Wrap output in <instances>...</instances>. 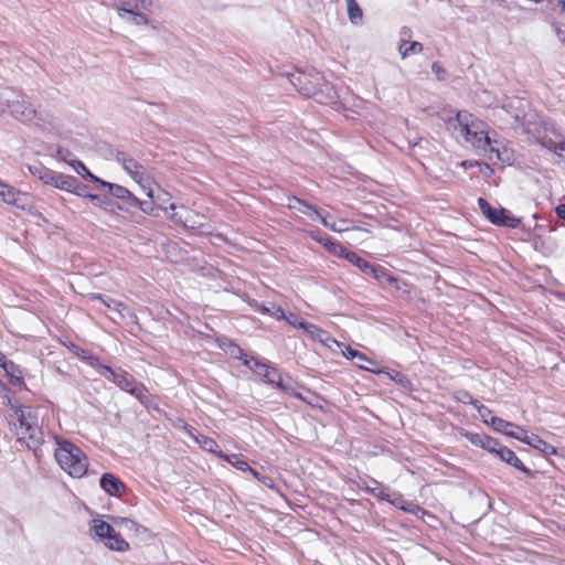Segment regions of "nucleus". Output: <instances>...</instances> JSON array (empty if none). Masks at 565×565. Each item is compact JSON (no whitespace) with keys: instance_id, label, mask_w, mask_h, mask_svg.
Here are the masks:
<instances>
[{"instance_id":"obj_1","label":"nucleus","mask_w":565,"mask_h":565,"mask_svg":"<svg viewBox=\"0 0 565 565\" xmlns=\"http://www.w3.org/2000/svg\"><path fill=\"white\" fill-rule=\"evenodd\" d=\"M454 134L458 140L470 145L475 150L483 152L489 160L497 159L501 162L510 160V152L507 147L493 139L488 131L487 125L475 118L467 111H458L455 122L451 124Z\"/></svg>"},{"instance_id":"obj_2","label":"nucleus","mask_w":565,"mask_h":565,"mask_svg":"<svg viewBox=\"0 0 565 565\" xmlns=\"http://www.w3.org/2000/svg\"><path fill=\"white\" fill-rule=\"evenodd\" d=\"M8 420L18 441L36 452L43 441L42 428L39 425L38 412L32 406L17 405L11 407Z\"/></svg>"},{"instance_id":"obj_3","label":"nucleus","mask_w":565,"mask_h":565,"mask_svg":"<svg viewBox=\"0 0 565 565\" xmlns=\"http://www.w3.org/2000/svg\"><path fill=\"white\" fill-rule=\"evenodd\" d=\"M288 79L301 95L311 97L319 104H333L338 99L334 87L318 72L291 73L288 74Z\"/></svg>"},{"instance_id":"obj_4","label":"nucleus","mask_w":565,"mask_h":565,"mask_svg":"<svg viewBox=\"0 0 565 565\" xmlns=\"http://www.w3.org/2000/svg\"><path fill=\"white\" fill-rule=\"evenodd\" d=\"M527 107V103H523L518 98H512L503 105L507 113L522 126L524 132L532 136L537 143H541L546 135L553 131V126L545 121L535 110H525Z\"/></svg>"},{"instance_id":"obj_5","label":"nucleus","mask_w":565,"mask_h":565,"mask_svg":"<svg viewBox=\"0 0 565 565\" xmlns=\"http://www.w3.org/2000/svg\"><path fill=\"white\" fill-rule=\"evenodd\" d=\"M0 107L8 109L14 119L22 122H28L36 118L39 124L43 122L44 125L47 122L51 126H55L57 121V119L53 116L46 120L42 113H39L32 106L26 95L14 92L12 89H6L0 94Z\"/></svg>"},{"instance_id":"obj_6","label":"nucleus","mask_w":565,"mask_h":565,"mask_svg":"<svg viewBox=\"0 0 565 565\" xmlns=\"http://www.w3.org/2000/svg\"><path fill=\"white\" fill-rule=\"evenodd\" d=\"M98 372L107 380L114 382L120 390L135 396L146 408L158 409L148 388L127 371L121 369L114 370L108 365H100Z\"/></svg>"},{"instance_id":"obj_7","label":"nucleus","mask_w":565,"mask_h":565,"mask_svg":"<svg viewBox=\"0 0 565 565\" xmlns=\"http://www.w3.org/2000/svg\"><path fill=\"white\" fill-rule=\"evenodd\" d=\"M55 459L60 467L73 478L83 477L88 468V460L81 448L67 440H57Z\"/></svg>"},{"instance_id":"obj_8","label":"nucleus","mask_w":565,"mask_h":565,"mask_svg":"<svg viewBox=\"0 0 565 565\" xmlns=\"http://www.w3.org/2000/svg\"><path fill=\"white\" fill-rule=\"evenodd\" d=\"M288 203L287 207L289 209H298L301 213L307 214L311 217V220H320L321 224L324 227L330 228L333 232H344L348 231L349 227L338 226L337 222L329 221V214L322 213L317 206L308 203L305 200H301L297 196L289 195L287 196Z\"/></svg>"},{"instance_id":"obj_9","label":"nucleus","mask_w":565,"mask_h":565,"mask_svg":"<svg viewBox=\"0 0 565 565\" xmlns=\"http://www.w3.org/2000/svg\"><path fill=\"white\" fill-rule=\"evenodd\" d=\"M478 205L481 213L494 225L516 228L521 220L503 207H493L486 199L479 198Z\"/></svg>"},{"instance_id":"obj_10","label":"nucleus","mask_w":565,"mask_h":565,"mask_svg":"<svg viewBox=\"0 0 565 565\" xmlns=\"http://www.w3.org/2000/svg\"><path fill=\"white\" fill-rule=\"evenodd\" d=\"M244 365L248 366L256 374L263 376L267 383L276 385L279 390H291V379L289 377L288 381L285 382L276 367L267 365L255 358L246 359L244 361Z\"/></svg>"},{"instance_id":"obj_11","label":"nucleus","mask_w":565,"mask_h":565,"mask_svg":"<svg viewBox=\"0 0 565 565\" xmlns=\"http://www.w3.org/2000/svg\"><path fill=\"white\" fill-rule=\"evenodd\" d=\"M115 160L138 183L146 189L148 174L146 168L125 151H116Z\"/></svg>"},{"instance_id":"obj_12","label":"nucleus","mask_w":565,"mask_h":565,"mask_svg":"<svg viewBox=\"0 0 565 565\" xmlns=\"http://www.w3.org/2000/svg\"><path fill=\"white\" fill-rule=\"evenodd\" d=\"M29 171L36 178H39L43 183L53 185L57 189L62 190V183H66L67 177L63 173L55 172L42 163H36L29 166Z\"/></svg>"},{"instance_id":"obj_13","label":"nucleus","mask_w":565,"mask_h":565,"mask_svg":"<svg viewBox=\"0 0 565 565\" xmlns=\"http://www.w3.org/2000/svg\"><path fill=\"white\" fill-rule=\"evenodd\" d=\"M521 434L522 436H515V439L540 450L545 456L556 455V448L543 440L540 436L529 434L526 430H521Z\"/></svg>"},{"instance_id":"obj_14","label":"nucleus","mask_w":565,"mask_h":565,"mask_svg":"<svg viewBox=\"0 0 565 565\" xmlns=\"http://www.w3.org/2000/svg\"><path fill=\"white\" fill-rule=\"evenodd\" d=\"M99 484L105 492L113 497H121L126 491L125 483L110 472L102 475Z\"/></svg>"},{"instance_id":"obj_15","label":"nucleus","mask_w":565,"mask_h":565,"mask_svg":"<svg viewBox=\"0 0 565 565\" xmlns=\"http://www.w3.org/2000/svg\"><path fill=\"white\" fill-rule=\"evenodd\" d=\"M332 253L345 258L352 265L356 266L362 273L369 268V262L360 257L356 253L347 249L340 243H331Z\"/></svg>"},{"instance_id":"obj_16","label":"nucleus","mask_w":565,"mask_h":565,"mask_svg":"<svg viewBox=\"0 0 565 565\" xmlns=\"http://www.w3.org/2000/svg\"><path fill=\"white\" fill-rule=\"evenodd\" d=\"M498 457L514 467L515 469L524 472L526 476L532 477L533 472L524 466V463L518 458L515 452L508 447H500L498 451Z\"/></svg>"},{"instance_id":"obj_17","label":"nucleus","mask_w":565,"mask_h":565,"mask_svg":"<svg viewBox=\"0 0 565 565\" xmlns=\"http://www.w3.org/2000/svg\"><path fill=\"white\" fill-rule=\"evenodd\" d=\"M114 527L102 519H93L89 522V532L94 539L104 542L114 533Z\"/></svg>"},{"instance_id":"obj_18","label":"nucleus","mask_w":565,"mask_h":565,"mask_svg":"<svg viewBox=\"0 0 565 565\" xmlns=\"http://www.w3.org/2000/svg\"><path fill=\"white\" fill-rule=\"evenodd\" d=\"M491 426L494 430L503 433L512 438H515V436H522L521 430H524L523 428L497 416L491 417Z\"/></svg>"},{"instance_id":"obj_19","label":"nucleus","mask_w":565,"mask_h":565,"mask_svg":"<svg viewBox=\"0 0 565 565\" xmlns=\"http://www.w3.org/2000/svg\"><path fill=\"white\" fill-rule=\"evenodd\" d=\"M62 190L85 198H89V195H92L87 192V185L81 183L75 177L71 175L67 177L66 183H62Z\"/></svg>"},{"instance_id":"obj_20","label":"nucleus","mask_w":565,"mask_h":565,"mask_svg":"<svg viewBox=\"0 0 565 565\" xmlns=\"http://www.w3.org/2000/svg\"><path fill=\"white\" fill-rule=\"evenodd\" d=\"M23 196L24 194L9 185H6L3 193L0 194V198L3 200V202L12 204L22 210L24 209V204L21 202Z\"/></svg>"},{"instance_id":"obj_21","label":"nucleus","mask_w":565,"mask_h":565,"mask_svg":"<svg viewBox=\"0 0 565 565\" xmlns=\"http://www.w3.org/2000/svg\"><path fill=\"white\" fill-rule=\"evenodd\" d=\"M109 550L117 551V552H126L129 550V543L124 540L120 534H118L116 531H114L113 534L109 535L104 542H103Z\"/></svg>"},{"instance_id":"obj_22","label":"nucleus","mask_w":565,"mask_h":565,"mask_svg":"<svg viewBox=\"0 0 565 565\" xmlns=\"http://www.w3.org/2000/svg\"><path fill=\"white\" fill-rule=\"evenodd\" d=\"M89 199L93 202H95V204L97 206H100L104 210L115 211V210H118V209H124V206H121L119 203H116L115 201L110 200L106 195L94 194V195H89Z\"/></svg>"},{"instance_id":"obj_23","label":"nucleus","mask_w":565,"mask_h":565,"mask_svg":"<svg viewBox=\"0 0 565 565\" xmlns=\"http://www.w3.org/2000/svg\"><path fill=\"white\" fill-rule=\"evenodd\" d=\"M540 145L557 156H562V153L565 152V139L561 141H554L548 135H546Z\"/></svg>"},{"instance_id":"obj_24","label":"nucleus","mask_w":565,"mask_h":565,"mask_svg":"<svg viewBox=\"0 0 565 565\" xmlns=\"http://www.w3.org/2000/svg\"><path fill=\"white\" fill-rule=\"evenodd\" d=\"M118 14L119 17H124V14H129L131 23L136 25L148 24L149 22L148 18L145 14L135 12L132 9H128L125 7L118 9Z\"/></svg>"},{"instance_id":"obj_25","label":"nucleus","mask_w":565,"mask_h":565,"mask_svg":"<svg viewBox=\"0 0 565 565\" xmlns=\"http://www.w3.org/2000/svg\"><path fill=\"white\" fill-rule=\"evenodd\" d=\"M224 350L234 359H239L242 360L243 362L246 360V359H250L252 356H247L243 349L235 344L234 342H232L231 340H226V344L224 343Z\"/></svg>"},{"instance_id":"obj_26","label":"nucleus","mask_w":565,"mask_h":565,"mask_svg":"<svg viewBox=\"0 0 565 565\" xmlns=\"http://www.w3.org/2000/svg\"><path fill=\"white\" fill-rule=\"evenodd\" d=\"M170 218L177 223L182 224L186 228L196 230V228H203L204 224L199 223L194 220L193 216H188L184 220H182L177 213L171 214Z\"/></svg>"},{"instance_id":"obj_27","label":"nucleus","mask_w":565,"mask_h":565,"mask_svg":"<svg viewBox=\"0 0 565 565\" xmlns=\"http://www.w3.org/2000/svg\"><path fill=\"white\" fill-rule=\"evenodd\" d=\"M398 51H399L402 57L405 58L411 54H416V53L422 52L423 44L417 41H413L409 43L408 46H406V41H403V43L398 47Z\"/></svg>"},{"instance_id":"obj_28","label":"nucleus","mask_w":565,"mask_h":565,"mask_svg":"<svg viewBox=\"0 0 565 565\" xmlns=\"http://www.w3.org/2000/svg\"><path fill=\"white\" fill-rule=\"evenodd\" d=\"M348 4V15L352 23H358L362 19V10L355 0H345Z\"/></svg>"},{"instance_id":"obj_29","label":"nucleus","mask_w":565,"mask_h":565,"mask_svg":"<svg viewBox=\"0 0 565 565\" xmlns=\"http://www.w3.org/2000/svg\"><path fill=\"white\" fill-rule=\"evenodd\" d=\"M111 521L114 522L115 525L124 527L129 531L138 532L140 529V525L137 522L128 518L111 516Z\"/></svg>"},{"instance_id":"obj_30","label":"nucleus","mask_w":565,"mask_h":565,"mask_svg":"<svg viewBox=\"0 0 565 565\" xmlns=\"http://www.w3.org/2000/svg\"><path fill=\"white\" fill-rule=\"evenodd\" d=\"M258 311H260L262 313L270 315L275 317L277 320L285 318V311L282 310V308L276 306L275 303H269L268 306L259 305Z\"/></svg>"},{"instance_id":"obj_31","label":"nucleus","mask_w":565,"mask_h":565,"mask_svg":"<svg viewBox=\"0 0 565 565\" xmlns=\"http://www.w3.org/2000/svg\"><path fill=\"white\" fill-rule=\"evenodd\" d=\"M221 457L242 471H247V469H250L249 465L242 458L241 455H221Z\"/></svg>"},{"instance_id":"obj_32","label":"nucleus","mask_w":565,"mask_h":565,"mask_svg":"<svg viewBox=\"0 0 565 565\" xmlns=\"http://www.w3.org/2000/svg\"><path fill=\"white\" fill-rule=\"evenodd\" d=\"M146 194L147 196H149L150 199H152L153 201H157V209L159 210H163V211H168V210H171V211H174L177 209V205L174 203H171L169 205V207H162L161 206V203L166 202L167 201V196L169 195L168 193H162V194H158V195H153V191L152 189L148 188L147 191H146Z\"/></svg>"},{"instance_id":"obj_33","label":"nucleus","mask_w":565,"mask_h":565,"mask_svg":"<svg viewBox=\"0 0 565 565\" xmlns=\"http://www.w3.org/2000/svg\"><path fill=\"white\" fill-rule=\"evenodd\" d=\"M90 298L100 300L108 309L113 311H119L120 306H122L121 301H117L103 294H92Z\"/></svg>"},{"instance_id":"obj_34","label":"nucleus","mask_w":565,"mask_h":565,"mask_svg":"<svg viewBox=\"0 0 565 565\" xmlns=\"http://www.w3.org/2000/svg\"><path fill=\"white\" fill-rule=\"evenodd\" d=\"M108 189V192L111 196L122 200L128 195L129 190L122 185L110 183L106 181V186Z\"/></svg>"},{"instance_id":"obj_35","label":"nucleus","mask_w":565,"mask_h":565,"mask_svg":"<svg viewBox=\"0 0 565 565\" xmlns=\"http://www.w3.org/2000/svg\"><path fill=\"white\" fill-rule=\"evenodd\" d=\"M120 319H128L131 323H138V317L132 309L127 307L125 303L120 306L119 311H115Z\"/></svg>"},{"instance_id":"obj_36","label":"nucleus","mask_w":565,"mask_h":565,"mask_svg":"<svg viewBox=\"0 0 565 565\" xmlns=\"http://www.w3.org/2000/svg\"><path fill=\"white\" fill-rule=\"evenodd\" d=\"M373 278L380 282H388L391 285L397 284V279L391 276L382 266H377L376 274Z\"/></svg>"},{"instance_id":"obj_37","label":"nucleus","mask_w":565,"mask_h":565,"mask_svg":"<svg viewBox=\"0 0 565 565\" xmlns=\"http://www.w3.org/2000/svg\"><path fill=\"white\" fill-rule=\"evenodd\" d=\"M305 331L310 335L311 339L317 340L319 342L321 338L326 337V330L312 323L307 322Z\"/></svg>"},{"instance_id":"obj_38","label":"nucleus","mask_w":565,"mask_h":565,"mask_svg":"<svg viewBox=\"0 0 565 565\" xmlns=\"http://www.w3.org/2000/svg\"><path fill=\"white\" fill-rule=\"evenodd\" d=\"M0 366L6 371L8 375L14 376L15 374H21L20 367L12 362L11 360H8L6 356L0 362Z\"/></svg>"},{"instance_id":"obj_39","label":"nucleus","mask_w":565,"mask_h":565,"mask_svg":"<svg viewBox=\"0 0 565 565\" xmlns=\"http://www.w3.org/2000/svg\"><path fill=\"white\" fill-rule=\"evenodd\" d=\"M157 201H153L151 199V201H142V200H139V203H138V207L146 214H149V215H152V216H158V213H157Z\"/></svg>"},{"instance_id":"obj_40","label":"nucleus","mask_w":565,"mask_h":565,"mask_svg":"<svg viewBox=\"0 0 565 565\" xmlns=\"http://www.w3.org/2000/svg\"><path fill=\"white\" fill-rule=\"evenodd\" d=\"M465 437L475 446L484 447L486 439L488 438L487 435H481L477 433H466Z\"/></svg>"},{"instance_id":"obj_41","label":"nucleus","mask_w":565,"mask_h":565,"mask_svg":"<svg viewBox=\"0 0 565 565\" xmlns=\"http://www.w3.org/2000/svg\"><path fill=\"white\" fill-rule=\"evenodd\" d=\"M122 201V204H120L121 206H124L122 210L129 212L131 209L134 207H138V203H139V199L132 193V192H128V195H126L125 199L121 200Z\"/></svg>"},{"instance_id":"obj_42","label":"nucleus","mask_w":565,"mask_h":565,"mask_svg":"<svg viewBox=\"0 0 565 565\" xmlns=\"http://www.w3.org/2000/svg\"><path fill=\"white\" fill-rule=\"evenodd\" d=\"M456 399L463 404L473 405L475 407L479 403V401L475 399L472 395L467 391H458L456 393Z\"/></svg>"},{"instance_id":"obj_43","label":"nucleus","mask_w":565,"mask_h":565,"mask_svg":"<svg viewBox=\"0 0 565 565\" xmlns=\"http://www.w3.org/2000/svg\"><path fill=\"white\" fill-rule=\"evenodd\" d=\"M289 324L294 326V327H297V328H300L302 330H305L306 328V324L307 322L303 321L301 318H299L297 315L295 313H289L288 316L285 313V318H284Z\"/></svg>"},{"instance_id":"obj_44","label":"nucleus","mask_w":565,"mask_h":565,"mask_svg":"<svg viewBox=\"0 0 565 565\" xmlns=\"http://www.w3.org/2000/svg\"><path fill=\"white\" fill-rule=\"evenodd\" d=\"M479 415L482 417L486 424L491 425L492 411L482 405L480 402L476 405Z\"/></svg>"},{"instance_id":"obj_45","label":"nucleus","mask_w":565,"mask_h":565,"mask_svg":"<svg viewBox=\"0 0 565 565\" xmlns=\"http://www.w3.org/2000/svg\"><path fill=\"white\" fill-rule=\"evenodd\" d=\"M500 447H504V446L501 445L497 439L488 436V438L486 439L483 449L488 450L489 452L495 454L498 456V451H499Z\"/></svg>"},{"instance_id":"obj_46","label":"nucleus","mask_w":565,"mask_h":565,"mask_svg":"<svg viewBox=\"0 0 565 565\" xmlns=\"http://www.w3.org/2000/svg\"><path fill=\"white\" fill-rule=\"evenodd\" d=\"M310 236L318 243H321L324 246H327L328 249L332 252L331 243L333 242L330 239V237H328L327 235H322L320 232H312Z\"/></svg>"},{"instance_id":"obj_47","label":"nucleus","mask_w":565,"mask_h":565,"mask_svg":"<svg viewBox=\"0 0 565 565\" xmlns=\"http://www.w3.org/2000/svg\"><path fill=\"white\" fill-rule=\"evenodd\" d=\"M387 374L391 377V380L397 382L402 386L406 387L409 385L408 379L405 375H403L402 373H399L397 371H393V373H387Z\"/></svg>"},{"instance_id":"obj_48","label":"nucleus","mask_w":565,"mask_h":565,"mask_svg":"<svg viewBox=\"0 0 565 565\" xmlns=\"http://www.w3.org/2000/svg\"><path fill=\"white\" fill-rule=\"evenodd\" d=\"M202 447L207 451L215 452L216 448H218V445L212 438L204 437L202 441Z\"/></svg>"},{"instance_id":"obj_49","label":"nucleus","mask_w":565,"mask_h":565,"mask_svg":"<svg viewBox=\"0 0 565 565\" xmlns=\"http://www.w3.org/2000/svg\"><path fill=\"white\" fill-rule=\"evenodd\" d=\"M344 356L351 360L354 359H364V353L359 352L358 350H354L350 347H347L345 351L343 352Z\"/></svg>"},{"instance_id":"obj_50","label":"nucleus","mask_w":565,"mask_h":565,"mask_svg":"<svg viewBox=\"0 0 565 565\" xmlns=\"http://www.w3.org/2000/svg\"><path fill=\"white\" fill-rule=\"evenodd\" d=\"M83 178L88 179L98 185L106 186V181L102 180L100 178L94 175L88 169H85V173H83Z\"/></svg>"},{"instance_id":"obj_51","label":"nucleus","mask_w":565,"mask_h":565,"mask_svg":"<svg viewBox=\"0 0 565 565\" xmlns=\"http://www.w3.org/2000/svg\"><path fill=\"white\" fill-rule=\"evenodd\" d=\"M320 342L328 348H331L332 344L339 345V342L328 331H326V337L321 338Z\"/></svg>"},{"instance_id":"obj_52","label":"nucleus","mask_w":565,"mask_h":565,"mask_svg":"<svg viewBox=\"0 0 565 565\" xmlns=\"http://www.w3.org/2000/svg\"><path fill=\"white\" fill-rule=\"evenodd\" d=\"M356 365L363 370H367V371H371V372H374V373H381L382 371H375V370H372L370 369L369 366H365L364 364H362V362H367L370 364H373L374 362L371 361L370 359L366 358V355L364 354V359H356Z\"/></svg>"},{"instance_id":"obj_53","label":"nucleus","mask_w":565,"mask_h":565,"mask_svg":"<svg viewBox=\"0 0 565 565\" xmlns=\"http://www.w3.org/2000/svg\"><path fill=\"white\" fill-rule=\"evenodd\" d=\"M372 493L376 495L377 498H381L386 501H391V495L388 493H385L383 490L373 489Z\"/></svg>"},{"instance_id":"obj_54","label":"nucleus","mask_w":565,"mask_h":565,"mask_svg":"<svg viewBox=\"0 0 565 565\" xmlns=\"http://www.w3.org/2000/svg\"><path fill=\"white\" fill-rule=\"evenodd\" d=\"M11 383L13 385H23L24 382H23V376L21 374H15L14 376H11Z\"/></svg>"},{"instance_id":"obj_55","label":"nucleus","mask_w":565,"mask_h":565,"mask_svg":"<svg viewBox=\"0 0 565 565\" xmlns=\"http://www.w3.org/2000/svg\"><path fill=\"white\" fill-rule=\"evenodd\" d=\"M376 269H377V266H374L371 263H369V268L364 269L363 273L367 276L373 277L376 274Z\"/></svg>"},{"instance_id":"obj_56","label":"nucleus","mask_w":565,"mask_h":565,"mask_svg":"<svg viewBox=\"0 0 565 565\" xmlns=\"http://www.w3.org/2000/svg\"><path fill=\"white\" fill-rule=\"evenodd\" d=\"M556 214L559 218L565 220V204H559L556 207Z\"/></svg>"},{"instance_id":"obj_57","label":"nucleus","mask_w":565,"mask_h":565,"mask_svg":"<svg viewBox=\"0 0 565 565\" xmlns=\"http://www.w3.org/2000/svg\"><path fill=\"white\" fill-rule=\"evenodd\" d=\"M390 502L392 504H394L395 507H398L399 509L404 510V511H408V509L402 504L403 500L401 498H396L394 500L391 499Z\"/></svg>"},{"instance_id":"obj_58","label":"nucleus","mask_w":565,"mask_h":565,"mask_svg":"<svg viewBox=\"0 0 565 565\" xmlns=\"http://www.w3.org/2000/svg\"><path fill=\"white\" fill-rule=\"evenodd\" d=\"M431 70L434 73L437 74V76L440 78L439 74L440 73H444V70L443 67L437 63V62H434L433 65H431Z\"/></svg>"},{"instance_id":"obj_59","label":"nucleus","mask_w":565,"mask_h":565,"mask_svg":"<svg viewBox=\"0 0 565 565\" xmlns=\"http://www.w3.org/2000/svg\"><path fill=\"white\" fill-rule=\"evenodd\" d=\"M461 166H463L465 168H472V167H477V166H481V164H480V162L475 161V160H467V161H463L461 163Z\"/></svg>"},{"instance_id":"obj_60","label":"nucleus","mask_w":565,"mask_h":565,"mask_svg":"<svg viewBox=\"0 0 565 565\" xmlns=\"http://www.w3.org/2000/svg\"><path fill=\"white\" fill-rule=\"evenodd\" d=\"M285 392L290 394V395H292V396H295V397H297V398H299V399H305L303 396L300 393L295 391L292 385H291V390L285 391Z\"/></svg>"},{"instance_id":"obj_61","label":"nucleus","mask_w":565,"mask_h":565,"mask_svg":"<svg viewBox=\"0 0 565 565\" xmlns=\"http://www.w3.org/2000/svg\"><path fill=\"white\" fill-rule=\"evenodd\" d=\"M73 167L75 168V170L81 173V170L82 169H87L86 166L82 162V161H76Z\"/></svg>"},{"instance_id":"obj_62","label":"nucleus","mask_w":565,"mask_h":565,"mask_svg":"<svg viewBox=\"0 0 565 565\" xmlns=\"http://www.w3.org/2000/svg\"><path fill=\"white\" fill-rule=\"evenodd\" d=\"M481 172H483L484 174H491L493 173V170L489 164L484 163L483 169H481Z\"/></svg>"},{"instance_id":"obj_63","label":"nucleus","mask_w":565,"mask_h":565,"mask_svg":"<svg viewBox=\"0 0 565 565\" xmlns=\"http://www.w3.org/2000/svg\"><path fill=\"white\" fill-rule=\"evenodd\" d=\"M557 6L559 7L561 12L565 11V0H557Z\"/></svg>"},{"instance_id":"obj_64","label":"nucleus","mask_w":565,"mask_h":565,"mask_svg":"<svg viewBox=\"0 0 565 565\" xmlns=\"http://www.w3.org/2000/svg\"><path fill=\"white\" fill-rule=\"evenodd\" d=\"M420 141H422V138L409 140V146L411 147H416V146H418L420 143Z\"/></svg>"}]
</instances>
